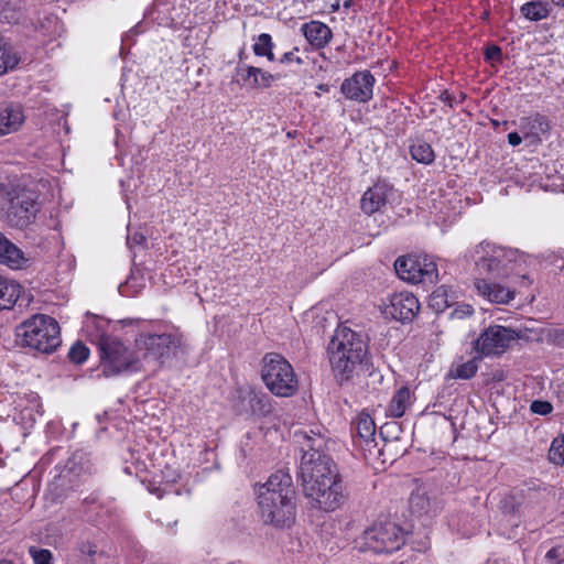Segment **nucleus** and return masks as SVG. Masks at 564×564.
Instances as JSON below:
<instances>
[{
  "instance_id": "41",
  "label": "nucleus",
  "mask_w": 564,
  "mask_h": 564,
  "mask_svg": "<svg viewBox=\"0 0 564 564\" xmlns=\"http://www.w3.org/2000/svg\"><path fill=\"white\" fill-rule=\"evenodd\" d=\"M522 137L518 132H510L508 134V142L512 147H517L521 143Z\"/></svg>"
},
{
  "instance_id": "49",
  "label": "nucleus",
  "mask_w": 564,
  "mask_h": 564,
  "mask_svg": "<svg viewBox=\"0 0 564 564\" xmlns=\"http://www.w3.org/2000/svg\"><path fill=\"white\" fill-rule=\"evenodd\" d=\"M229 564H243L241 561L231 562Z\"/></svg>"
},
{
  "instance_id": "6",
  "label": "nucleus",
  "mask_w": 564,
  "mask_h": 564,
  "mask_svg": "<svg viewBox=\"0 0 564 564\" xmlns=\"http://www.w3.org/2000/svg\"><path fill=\"white\" fill-rule=\"evenodd\" d=\"M100 369L105 377H115L122 372H135L141 369V358L119 337L101 334L98 338Z\"/></svg>"
},
{
  "instance_id": "23",
  "label": "nucleus",
  "mask_w": 564,
  "mask_h": 564,
  "mask_svg": "<svg viewBox=\"0 0 564 564\" xmlns=\"http://www.w3.org/2000/svg\"><path fill=\"white\" fill-rule=\"evenodd\" d=\"M414 394L409 387L403 386L395 391L387 408V415L390 417H401L408 408L413 403Z\"/></svg>"
},
{
  "instance_id": "39",
  "label": "nucleus",
  "mask_w": 564,
  "mask_h": 564,
  "mask_svg": "<svg viewBox=\"0 0 564 564\" xmlns=\"http://www.w3.org/2000/svg\"><path fill=\"white\" fill-rule=\"evenodd\" d=\"M295 52H299V48L297 47H294L293 51H290V52H286L282 55V57L280 58V63L281 64H288V63H296L299 65H301L303 63V59L297 56L295 54Z\"/></svg>"
},
{
  "instance_id": "26",
  "label": "nucleus",
  "mask_w": 564,
  "mask_h": 564,
  "mask_svg": "<svg viewBox=\"0 0 564 564\" xmlns=\"http://www.w3.org/2000/svg\"><path fill=\"white\" fill-rule=\"evenodd\" d=\"M520 11L530 21H541L550 15L551 9L542 1H530L522 4Z\"/></svg>"
},
{
  "instance_id": "11",
  "label": "nucleus",
  "mask_w": 564,
  "mask_h": 564,
  "mask_svg": "<svg viewBox=\"0 0 564 564\" xmlns=\"http://www.w3.org/2000/svg\"><path fill=\"white\" fill-rule=\"evenodd\" d=\"M520 338L519 332L501 325L485 328L475 341V350L480 357H499Z\"/></svg>"
},
{
  "instance_id": "7",
  "label": "nucleus",
  "mask_w": 564,
  "mask_h": 564,
  "mask_svg": "<svg viewBox=\"0 0 564 564\" xmlns=\"http://www.w3.org/2000/svg\"><path fill=\"white\" fill-rule=\"evenodd\" d=\"M261 379L275 397L290 398L299 390V380L292 365L276 352L263 356Z\"/></svg>"
},
{
  "instance_id": "48",
  "label": "nucleus",
  "mask_w": 564,
  "mask_h": 564,
  "mask_svg": "<svg viewBox=\"0 0 564 564\" xmlns=\"http://www.w3.org/2000/svg\"><path fill=\"white\" fill-rule=\"evenodd\" d=\"M0 564H12L10 561H0Z\"/></svg>"
},
{
  "instance_id": "2",
  "label": "nucleus",
  "mask_w": 564,
  "mask_h": 564,
  "mask_svg": "<svg viewBox=\"0 0 564 564\" xmlns=\"http://www.w3.org/2000/svg\"><path fill=\"white\" fill-rule=\"evenodd\" d=\"M296 492L292 476L280 469L260 487L258 505L264 523L275 528H290L295 521Z\"/></svg>"
},
{
  "instance_id": "5",
  "label": "nucleus",
  "mask_w": 564,
  "mask_h": 564,
  "mask_svg": "<svg viewBox=\"0 0 564 564\" xmlns=\"http://www.w3.org/2000/svg\"><path fill=\"white\" fill-rule=\"evenodd\" d=\"M18 343L22 347L41 354H52L61 345V328L55 318L34 314L15 328Z\"/></svg>"
},
{
  "instance_id": "10",
  "label": "nucleus",
  "mask_w": 564,
  "mask_h": 564,
  "mask_svg": "<svg viewBox=\"0 0 564 564\" xmlns=\"http://www.w3.org/2000/svg\"><path fill=\"white\" fill-rule=\"evenodd\" d=\"M397 274L411 283H435L438 276L437 265L427 254H408L394 262Z\"/></svg>"
},
{
  "instance_id": "19",
  "label": "nucleus",
  "mask_w": 564,
  "mask_h": 564,
  "mask_svg": "<svg viewBox=\"0 0 564 564\" xmlns=\"http://www.w3.org/2000/svg\"><path fill=\"white\" fill-rule=\"evenodd\" d=\"M519 129L524 139L531 142L541 141V137L546 134L550 130V123L545 116L534 113L529 117H523L519 121Z\"/></svg>"
},
{
  "instance_id": "47",
  "label": "nucleus",
  "mask_w": 564,
  "mask_h": 564,
  "mask_svg": "<svg viewBox=\"0 0 564 564\" xmlns=\"http://www.w3.org/2000/svg\"><path fill=\"white\" fill-rule=\"evenodd\" d=\"M351 3L352 1L351 0H347L344 2V8H350L351 7Z\"/></svg>"
},
{
  "instance_id": "17",
  "label": "nucleus",
  "mask_w": 564,
  "mask_h": 564,
  "mask_svg": "<svg viewBox=\"0 0 564 564\" xmlns=\"http://www.w3.org/2000/svg\"><path fill=\"white\" fill-rule=\"evenodd\" d=\"M301 32L306 41L316 50L324 48L333 39L330 28L317 20L302 24Z\"/></svg>"
},
{
  "instance_id": "40",
  "label": "nucleus",
  "mask_w": 564,
  "mask_h": 564,
  "mask_svg": "<svg viewBox=\"0 0 564 564\" xmlns=\"http://www.w3.org/2000/svg\"><path fill=\"white\" fill-rule=\"evenodd\" d=\"M501 55V48L497 45H491L487 47L485 52V57L488 61H500Z\"/></svg>"
},
{
  "instance_id": "38",
  "label": "nucleus",
  "mask_w": 564,
  "mask_h": 564,
  "mask_svg": "<svg viewBox=\"0 0 564 564\" xmlns=\"http://www.w3.org/2000/svg\"><path fill=\"white\" fill-rule=\"evenodd\" d=\"M530 409L533 413L546 415L552 412L553 406L547 401L535 400L531 403Z\"/></svg>"
},
{
  "instance_id": "13",
  "label": "nucleus",
  "mask_w": 564,
  "mask_h": 564,
  "mask_svg": "<svg viewBox=\"0 0 564 564\" xmlns=\"http://www.w3.org/2000/svg\"><path fill=\"white\" fill-rule=\"evenodd\" d=\"M420 311L419 300L410 292L392 294L384 305L383 314L388 318L406 323L411 322Z\"/></svg>"
},
{
  "instance_id": "16",
  "label": "nucleus",
  "mask_w": 564,
  "mask_h": 564,
  "mask_svg": "<svg viewBox=\"0 0 564 564\" xmlns=\"http://www.w3.org/2000/svg\"><path fill=\"white\" fill-rule=\"evenodd\" d=\"M25 120L23 108L18 104L0 105V138L18 131Z\"/></svg>"
},
{
  "instance_id": "43",
  "label": "nucleus",
  "mask_w": 564,
  "mask_h": 564,
  "mask_svg": "<svg viewBox=\"0 0 564 564\" xmlns=\"http://www.w3.org/2000/svg\"><path fill=\"white\" fill-rule=\"evenodd\" d=\"M340 8V0H329L330 12H336Z\"/></svg>"
},
{
  "instance_id": "12",
  "label": "nucleus",
  "mask_w": 564,
  "mask_h": 564,
  "mask_svg": "<svg viewBox=\"0 0 564 564\" xmlns=\"http://www.w3.org/2000/svg\"><path fill=\"white\" fill-rule=\"evenodd\" d=\"M181 339L173 334H140L135 339V347L142 351L145 360H159L169 356L172 349L178 347Z\"/></svg>"
},
{
  "instance_id": "3",
  "label": "nucleus",
  "mask_w": 564,
  "mask_h": 564,
  "mask_svg": "<svg viewBox=\"0 0 564 564\" xmlns=\"http://www.w3.org/2000/svg\"><path fill=\"white\" fill-rule=\"evenodd\" d=\"M327 351L332 371L340 383L368 370V344L361 334L350 328L337 329L328 344Z\"/></svg>"
},
{
  "instance_id": "45",
  "label": "nucleus",
  "mask_w": 564,
  "mask_h": 564,
  "mask_svg": "<svg viewBox=\"0 0 564 564\" xmlns=\"http://www.w3.org/2000/svg\"><path fill=\"white\" fill-rule=\"evenodd\" d=\"M553 4L564 8V0H551Z\"/></svg>"
},
{
  "instance_id": "31",
  "label": "nucleus",
  "mask_w": 564,
  "mask_h": 564,
  "mask_svg": "<svg viewBox=\"0 0 564 564\" xmlns=\"http://www.w3.org/2000/svg\"><path fill=\"white\" fill-rule=\"evenodd\" d=\"M272 37L268 33H262L258 36L257 42L253 44L252 50L257 56H264L268 61L273 62L275 56L273 54Z\"/></svg>"
},
{
  "instance_id": "36",
  "label": "nucleus",
  "mask_w": 564,
  "mask_h": 564,
  "mask_svg": "<svg viewBox=\"0 0 564 564\" xmlns=\"http://www.w3.org/2000/svg\"><path fill=\"white\" fill-rule=\"evenodd\" d=\"M544 338L546 343L564 348V328H547Z\"/></svg>"
},
{
  "instance_id": "42",
  "label": "nucleus",
  "mask_w": 564,
  "mask_h": 564,
  "mask_svg": "<svg viewBox=\"0 0 564 564\" xmlns=\"http://www.w3.org/2000/svg\"><path fill=\"white\" fill-rule=\"evenodd\" d=\"M441 100L452 107L453 98L447 91H443L440 96Z\"/></svg>"
},
{
  "instance_id": "28",
  "label": "nucleus",
  "mask_w": 564,
  "mask_h": 564,
  "mask_svg": "<svg viewBox=\"0 0 564 564\" xmlns=\"http://www.w3.org/2000/svg\"><path fill=\"white\" fill-rule=\"evenodd\" d=\"M410 153L413 160L422 164H431L435 160V153L430 143L417 140L410 147Z\"/></svg>"
},
{
  "instance_id": "24",
  "label": "nucleus",
  "mask_w": 564,
  "mask_h": 564,
  "mask_svg": "<svg viewBox=\"0 0 564 564\" xmlns=\"http://www.w3.org/2000/svg\"><path fill=\"white\" fill-rule=\"evenodd\" d=\"M410 509L419 516H435L441 507L436 500L431 499L426 492L415 490L410 497Z\"/></svg>"
},
{
  "instance_id": "14",
  "label": "nucleus",
  "mask_w": 564,
  "mask_h": 564,
  "mask_svg": "<svg viewBox=\"0 0 564 564\" xmlns=\"http://www.w3.org/2000/svg\"><path fill=\"white\" fill-rule=\"evenodd\" d=\"M375 82L369 70L356 72L341 83L340 90L347 99L367 102L372 98Z\"/></svg>"
},
{
  "instance_id": "8",
  "label": "nucleus",
  "mask_w": 564,
  "mask_h": 564,
  "mask_svg": "<svg viewBox=\"0 0 564 564\" xmlns=\"http://www.w3.org/2000/svg\"><path fill=\"white\" fill-rule=\"evenodd\" d=\"M405 542L403 529L392 521L376 522L356 540V547L373 553H392Z\"/></svg>"
},
{
  "instance_id": "30",
  "label": "nucleus",
  "mask_w": 564,
  "mask_h": 564,
  "mask_svg": "<svg viewBox=\"0 0 564 564\" xmlns=\"http://www.w3.org/2000/svg\"><path fill=\"white\" fill-rule=\"evenodd\" d=\"M452 305L449 290L445 286H438L430 296V306L436 312H443Z\"/></svg>"
},
{
  "instance_id": "37",
  "label": "nucleus",
  "mask_w": 564,
  "mask_h": 564,
  "mask_svg": "<svg viewBox=\"0 0 564 564\" xmlns=\"http://www.w3.org/2000/svg\"><path fill=\"white\" fill-rule=\"evenodd\" d=\"M475 310L469 304H458L451 313V318L453 319H464L466 317H470L474 314Z\"/></svg>"
},
{
  "instance_id": "46",
  "label": "nucleus",
  "mask_w": 564,
  "mask_h": 564,
  "mask_svg": "<svg viewBox=\"0 0 564 564\" xmlns=\"http://www.w3.org/2000/svg\"><path fill=\"white\" fill-rule=\"evenodd\" d=\"M318 89H321L323 91H328V86L325 84H321V85H318Z\"/></svg>"
},
{
  "instance_id": "21",
  "label": "nucleus",
  "mask_w": 564,
  "mask_h": 564,
  "mask_svg": "<svg viewBox=\"0 0 564 564\" xmlns=\"http://www.w3.org/2000/svg\"><path fill=\"white\" fill-rule=\"evenodd\" d=\"M236 73L245 83H249L252 88H268L275 79L274 75L262 68L241 63L236 67Z\"/></svg>"
},
{
  "instance_id": "50",
  "label": "nucleus",
  "mask_w": 564,
  "mask_h": 564,
  "mask_svg": "<svg viewBox=\"0 0 564 564\" xmlns=\"http://www.w3.org/2000/svg\"><path fill=\"white\" fill-rule=\"evenodd\" d=\"M143 239V236L137 237L138 241H141Z\"/></svg>"
},
{
  "instance_id": "15",
  "label": "nucleus",
  "mask_w": 564,
  "mask_h": 564,
  "mask_svg": "<svg viewBox=\"0 0 564 564\" xmlns=\"http://www.w3.org/2000/svg\"><path fill=\"white\" fill-rule=\"evenodd\" d=\"M393 194V186L386 181H378L361 196L360 208L366 215L381 212Z\"/></svg>"
},
{
  "instance_id": "51",
  "label": "nucleus",
  "mask_w": 564,
  "mask_h": 564,
  "mask_svg": "<svg viewBox=\"0 0 564 564\" xmlns=\"http://www.w3.org/2000/svg\"><path fill=\"white\" fill-rule=\"evenodd\" d=\"M143 239V236L137 237L138 241H141Z\"/></svg>"
},
{
  "instance_id": "18",
  "label": "nucleus",
  "mask_w": 564,
  "mask_h": 564,
  "mask_svg": "<svg viewBox=\"0 0 564 564\" xmlns=\"http://www.w3.org/2000/svg\"><path fill=\"white\" fill-rule=\"evenodd\" d=\"M477 293L488 301L497 304H508L514 297V292L498 283L485 279H476Z\"/></svg>"
},
{
  "instance_id": "32",
  "label": "nucleus",
  "mask_w": 564,
  "mask_h": 564,
  "mask_svg": "<svg viewBox=\"0 0 564 564\" xmlns=\"http://www.w3.org/2000/svg\"><path fill=\"white\" fill-rule=\"evenodd\" d=\"M482 357L480 355L478 357H474L470 360L458 365L455 369L451 371L452 376L456 379L468 380L473 378L478 370L479 361Z\"/></svg>"
},
{
  "instance_id": "52",
  "label": "nucleus",
  "mask_w": 564,
  "mask_h": 564,
  "mask_svg": "<svg viewBox=\"0 0 564 564\" xmlns=\"http://www.w3.org/2000/svg\"><path fill=\"white\" fill-rule=\"evenodd\" d=\"M512 512L516 513V512H519V510H516V508L513 507Z\"/></svg>"
},
{
  "instance_id": "35",
  "label": "nucleus",
  "mask_w": 564,
  "mask_h": 564,
  "mask_svg": "<svg viewBox=\"0 0 564 564\" xmlns=\"http://www.w3.org/2000/svg\"><path fill=\"white\" fill-rule=\"evenodd\" d=\"M29 554L32 557L34 564H53V554L47 549L30 546Z\"/></svg>"
},
{
  "instance_id": "33",
  "label": "nucleus",
  "mask_w": 564,
  "mask_h": 564,
  "mask_svg": "<svg viewBox=\"0 0 564 564\" xmlns=\"http://www.w3.org/2000/svg\"><path fill=\"white\" fill-rule=\"evenodd\" d=\"M547 457L554 465H564V434L558 435L552 441Z\"/></svg>"
},
{
  "instance_id": "20",
  "label": "nucleus",
  "mask_w": 564,
  "mask_h": 564,
  "mask_svg": "<svg viewBox=\"0 0 564 564\" xmlns=\"http://www.w3.org/2000/svg\"><path fill=\"white\" fill-rule=\"evenodd\" d=\"M24 252L0 231V263L19 270L28 265Z\"/></svg>"
},
{
  "instance_id": "25",
  "label": "nucleus",
  "mask_w": 564,
  "mask_h": 564,
  "mask_svg": "<svg viewBox=\"0 0 564 564\" xmlns=\"http://www.w3.org/2000/svg\"><path fill=\"white\" fill-rule=\"evenodd\" d=\"M22 293V286L0 275V311L11 310Z\"/></svg>"
},
{
  "instance_id": "1",
  "label": "nucleus",
  "mask_w": 564,
  "mask_h": 564,
  "mask_svg": "<svg viewBox=\"0 0 564 564\" xmlns=\"http://www.w3.org/2000/svg\"><path fill=\"white\" fill-rule=\"evenodd\" d=\"M299 477L303 492L311 503L324 511H334L346 500V488L337 466L322 451V437L305 436Z\"/></svg>"
},
{
  "instance_id": "27",
  "label": "nucleus",
  "mask_w": 564,
  "mask_h": 564,
  "mask_svg": "<svg viewBox=\"0 0 564 564\" xmlns=\"http://www.w3.org/2000/svg\"><path fill=\"white\" fill-rule=\"evenodd\" d=\"M356 431L360 440L366 444L375 441L376 424L367 413H360L356 420Z\"/></svg>"
},
{
  "instance_id": "9",
  "label": "nucleus",
  "mask_w": 564,
  "mask_h": 564,
  "mask_svg": "<svg viewBox=\"0 0 564 564\" xmlns=\"http://www.w3.org/2000/svg\"><path fill=\"white\" fill-rule=\"evenodd\" d=\"M7 195L6 219L8 224L20 229L33 224L40 212L37 193L29 188H13Z\"/></svg>"
},
{
  "instance_id": "4",
  "label": "nucleus",
  "mask_w": 564,
  "mask_h": 564,
  "mask_svg": "<svg viewBox=\"0 0 564 564\" xmlns=\"http://www.w3.org/2000/svg\"><path fill=\"white\" fill-rule=\"evenodd\" d=\"M465 258L474 261L479 275L488 274L499 279L520 275L524 284L532 283L527 274L521 273V267L527 262V257L516 249H508L485 240L469 249Z\"/></svg>"
},
{
  "instance_id": "34",
  "label": "nucleus",
  "mask_w": 564,
  "mask_h": 564,
  "mask_svg": "<svg viewBox=\"0 0 564 564\" xmlns=\"http://www.w3.org/2000/svg\"><path fill=\"white\" fill-rule=\"evenodd\" d=\"M88 356H89L88 347H86L83 343H79V341L74 344L68 351L69 360L77 365H80L84 361H86Z\"/></svg>"
},
{
  "instance_id": "22",
  "label": "nucleus",
  "mask_w": 564,
  "mask_h": 564,
  "mask_svg": "<svg viewBox=\"0 0 564 564\" xmlns=\"http://www.w3.org/2000/svg\"><path fill=\"white\" fill-rule=\"evenodd\" d=\"M242 398L247 401L249 411L254 416L265 417L273 412L272 399L261 391L249 389Z\"/></svg>"
},
{
  "instance_id": "44",
  "label": "nucleus",
  "mask_w": 564,
  "mask_h": 564,
  "mask_svg": "<svg viewBox=\"0 0 564 564\" xmlns=\"http://www.w3.org/2000/svg\"><path fill=\"white\" fill-rule=\"evenodd\" d=\"M556 550L555 549H551L547 553H546V557L549 558H554L556 556Z\"/></svg>"
},
{
  "instance_id": "29",
  "label": "nucleus",
  "mask_w": 564,
  "mask_h": 564,
  "mask_svg": "<svg viewBox=\"0 0 564 564\" xmlns=\"http://www.w3.org/2000/svg\"><path fill=\"white\" fill-rule=\"evenodd\" d=\"M19 63V57L12 47L0 36V75L13 69Z\"/></svg>"
}]
</instances>
